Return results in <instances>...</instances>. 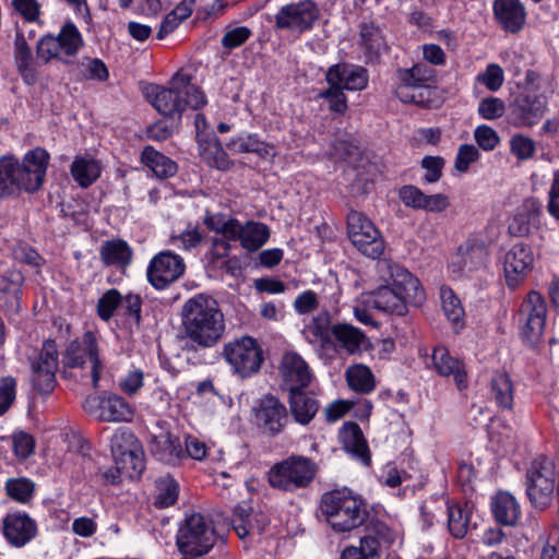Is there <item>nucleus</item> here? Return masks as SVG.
I'll return each instance as SVG.
<instances>
[{
  "mask_svg": "<svg viewBox=\"0 0 559 559\" xmlns=\"http://www.w3.org/2000/svg\"><path fill=\"white\" fill-rule=\"evenodd\" d=\"M380 286L366 296V301L385 314L404 317L408 307H420L426 293L419 280L407 269L391 260L377 262Z\"/></svg>",
  "mask_w": 559,
  "mask_h": 559,
  "instance_id": "1",
  "label": "nucleus"
},
{
  "mask_svg": "<svg viewBox=\"0 0 559 559\" xmlns=\"http://www.w3.org/2000/svg\"><path fill=\"white\" fill-rule=\"evenodd\" d=\"M181 322L186 337L202 348L215 346L226 328L218 301L207 294H198L185 301Z\"/></svg>",
  "mask_w": 559,
  "mask_h": 559,
  "instance_id": "2",
  "label": "nucleus"
},
{
  "mask_svg": "<svg viewBox=\"0 0 559 559\" xmlns=\"http://www.w3.org/2000/svg\"><path fill=\"white\" fill-rule=\"evenodd\" d=\"M49 154L36 147L25 154L20 163L14 156L0 158V198H8L24 190L37 191L44 183Z\"/></svg>",
  "mask_w": 559,
  "mask_h": 559,
  "instance_id": "3",
  "label": "nucleus"
},
{
  "mask_svg": "<svg viewBox=\"0 0 559 559\" xmlns=\"http://www.w3.org/2000/svg\"><path fill=\"white\" fill-rule=\"evenodd\" d=\"M147 93L154 108L169 118H181L182 112L190 108L198 110L206 104L204 93L191 83L189 75L176 73L168 88L152 85Z\"/></svg>",
  "mask_w": 559,
  "mask_h": 559,
  "instance_id": "4",
  "label": "nucleus"
},
{
  "mask_svg": "<svg viewBox=\"0 0 559 559\" xmlns=\"http://www.w3.org/2000/svg\"><path fill=\"white\" fill-rule=\"evenodd\" d=\"M320 510L334 532H349L367 519L364 501L347 488L335 489L323 493Z\"/></svg>",
  "mask_w": 559,
  "mask_h": 559,
  "instance_id": "5",
  "label": "nucleus"
},
{
  "mask_svg": "<svg viewBox=\"0 0 559 559\" xmlns=\"http://www.w3.org/2000/svg\"><path fill=\"white\" fill-rule=\"evenodd\" d=\"M559 473L552 459L538 455L525 476L526 496L534 509L546 510L554 500Z\"/></svg>",
  "mask_w": 559,
  "mask_h": 559,
  "instance_id": "6",
  "label": "nucleus"
},
{
  "mask_svg": "<svg viewBox=\"0 0 559 559\" xmlns=\"http://www.w3.org/2000/svg\"><path fill=\"white\" fill-rule=\"evenodd\" d=\"M217 542L213 522L200 513L186 518L180 526L176 545L183 556L202 557L210 552Z\"/></svg>",
  "mask_w": 559,
  "mask_h": 559,
  "instance_id": "7",
  "label": "nucleus"
},
{
  "mask_svg": "<svg viewBox=\"0 0 559 559\" xmlns=\"http://www.w3.org/2000/svg\"><path fill=\"white\" fill-rule=\"evenodd\" d=\"M223 356L234 373L241 378H249L258 373L263 362V350L258 342L250 336H242L226 343Z\"/></svg>",
  "mask_w": 559,
  "mask_h": 559,
  "instance_id": "8",
  "label": "nucleus"
},
{
  "mask_svg": "<svg viewBox=\"0 0 559 559\" xmlns=\"http://www.w3.org/2000/svg\"><path fill=\"white\" fill-rule=\"evenodd\" d=\"M64 365L70 368L90 367L94 389L98 388L104 364L99 357L98 344L93 332L86 331L81 338L72 341L64 354Z\"/></svg>",
  "mask_w": 559,
  "mask_h": 559,
  "instance_id": "9",
  "label": "nucleus"
},
{
  "mask_svg": "<svg viewBox=\"0 0 559 559\" xmlns=\"http://www.w3.org/2000/svg\"><path fill=\"white\" fill-rule=\"evenodd\" d=\"M347 233L352 243L364 255L377 259L384 252V239L365 214L350 211L347 215Z\"/></svg>",
  "mask_w": 559,
  "mask_h": 559,
  "instance_id": "10",
  "label": "nucleus"
},
{
  "mask_svg": "<svg viewBox=\"0 0 559 559\" xmlns=\"http://www.w3.org/2000/svg\"><path fill=\"white\" fill-rule=\"evenodd\" d=\"M489 250L479 235L468 236L452 254L448 267L455 276H463L487 266Z\"/></svg>",
  "mask_w": 559,
  "mask_h": 559,
  "instance_id": "11",
  "label": "nucleus"
},
{
  "mask_svg": "<svg viewBox=\"0 0 559 559\" xmlns=\"http://www.w3.org/2000/svg\"><path fill=\"white\" fill-rule=\"evenodd\" d=\"M536 254L533 247L525 242L512 245L502 260L503 274L510 289L520 287L533 271Z\"/></svg>",
  "mask_w": 559,
  "mask_h": 559,
  "instance_id": "12",
  "label": "nucleus"
},
{
  "mask_svg": "<svg viewBox=\"0 0 559 559\" xmlns=\"http://www.w3.org/2000/svg\"><path fill=\"white\" fill-rule=\"evenodd\" d=\"M110 449L117 471L129 474H140L143 469V461L141 459V445L129 429L119 428L115 431L110 439Z\"/></svg>",
  "mask_w": 559,
  "mask_h": 559,
  "instance_id": "13",
  "label": "nucleus"
},
{
  "mask_svg": "<svg viewBox=\"0 0 559 559\" xmlns=\"http://www.w3.org/2000/svg\"><path fill=\"white\" fill-rule=\"evenodd\" d=\"M520 317L523 322V336L530 342L538 341L544 332L547 317V305L542 294L536 290L527 294L522 302Z\"/></svg>",
  "mask_w": 559,
  "mask_h": 559,
  "instance_id": "14",
  "label": "nucleus"
},
{
  "mask_svg": "<svg viewBox=\"0 0 559 559\" xmlns=\"http://www.w3.org/2000/svg\"><path fill=\"white\" fill-rule=\"evenodd\" d=\"M165 421H158L152 432L148 450L159 462L167 465H177L185 460L183 447L178 436L165 428Z\"/></svg>",
  "mask_w": 559,
  "mask_h": 559,
  "instance_id": "15",
  "label": "nucleus"
},
{
  "mask_svg": "<svg viewBox=\"0 0 559 559\" xmlns=\"http://www.w3.org/2000/svg\"><path fill=\"white\" fill-rule=\"evenodd\" d=\"M546 97L542 94L526 92L519 96L510 111V123L516 128H532L545 115Z\"/></svg>",
  "mask_w": 559,
  "mask_h": 559,
  "instance_id": "16",
  "label": "nucleus"
},
{
  "mask_svg": "<svg viewBox=\"0 0 559 559\" xmlns=\"http://www.w3.org/2000/svg\"><path fill=\"white\" fill-rule=\"evenodd\" d=\"M185 272L181 257L170 251L155 255L147 267V280L157 289H164Z\"/></svg>",
  "mask_w": 559,
  "mask_h": 559,
  "instance_id": "17",
  "label": "nucleus"
},
{
  "mask_svg": "<svg viewBox=\"0 0 559 559\" xmlns=\"http://www.w3.org/2000/svg\"><path fill=\"white\" fill-rule=\"evenodd\" d=\"M426 365L441 377H452L460 391L467 388L468 380L465 364L457 357L452 356L447 347L436 346L426 360Z\"/></svg>",
  "mask_w": 559,
  "mask_h": 559,
  "instance_id": "18",
  "label": "nucleus"
},
{
  "mask_svg": "<svg viewBox=\"0 0 559 559\" xmlns=\"http://www.w3.org/2000/svg\"><path fill=\"white\" fill-rule=\"evenodd\" d=\"M314 376L306 360L294 350L282 356V384L287 391L308 389Z\"/></svg>",
  "mask_w": 559,
  "mask_h": 559,
  "instance_id": "19",
  "label": "nucleus"
},
{
  "mask_svg": "<svg viewBox=\"0 0 559 559\" xmlns=\"http://www.w3.org/2000/svg\"><path fill=\"white\" fill-rule=\"evenodd\" d=\"M2 534L10 545L21 548L36 537L37 523L26 512H10L2 520Z\"/></svg>",
  "mask_w": 559,
  "mask_h": 559,
  "instance_id": "20",
  "label": "nucleus"
},
{
  "mask_svg": "<svg viewBox=\"0 0 559 559\" xmlns=\"http://www.w3.org/2000/svg\"><path fill=\"white\" fill-rule=\"evenodd\" d=\"M317 473V465L305 456H290L282 462V489L294 490L307 487Z\"/></svg>",
  "mask_w": 559,
  "mask_h": 559,
  "instance_id": "21",
  "label": "nucleus"
},
{
  "mask_svg": "<svg viewBox=\"0 0 559 559\" xmlns=\"http://www.w3.org/2000/svg\"><path fill=\"white\" fill-rule=\"evenodd\" d=\"M399 78L401 83L396 88V96L404 103H417L415 91L430 85L433 80V70L418 63L411 69L400 71Z\"/></svg>",
  "mask_w": 559,
  "mask_h": 559,
  "instance_id": "22",
  "label": "nucleus"
},
{
  "mask_svg": "<svg viewBox=\"0 0 559 559\" xmlns=\"http://www.w3.org/2000/svg\"><path fill=\"white\" fill-rule=\"evenodd\" d=\"M328 84L341 87L343 91H361L367 87L368 72L365 68L354 64H334L325 75Z\"/></svg>",
  "mask_w": 559,
  "mask_h": 559,
  "instance_id": "23",
  "label": "nucleus"
},
{
  "mask_svg": "<svg viewBox=\"0 0 559 559\" xmlns=\"http://www.w3.org/2000/svg\"><path fill=\"white\" fill-rule=\"evenodd\" d=\"M319 10L312 1H302L282 8V29L287 28L294 33L309 29L318 19Z\"/></svg>",
  "mask_w": 559,
  "mask_h": 559,
  "instance_id": "24",
  "label": "nucleus"
},
{
  "mask_svg": "<svg viewBox=\"0 0 559 559\" xmlns=\"http://www.w3.org/2000/svg\"><path fill=\"white\" fill-rule=\"evenodd\" d=\"M269 518L263 512L253 513L252 508L247 504H237L233 511V528L240 539L251 534H262L269 525Z\"/></svg>",
  "mask_w": 559,
  "mask_h": 559,
  "instance_id": "25",
  "label": "nucleus"
},
{
  "mask_svg": "<svg viewBox=\"0 0 559 559\" xmlns=\"http://www.w3.org/2000/svg\"><path fill=\"white\" fill-rule=\"evenodd\" d=\"M228 239L239 240L242 248L248 251H257L269 239L267 227L262 223L248 222L242 225L237 219L227 229Z\"/></svg>",
  "mask_w": 559,
  "mask_h": 559,
  "instance_id": "26",
  "label": "nucleus"
},
{
  "mask_svg": "<svg viewBox=\"0 0 559 559\" xmlns=\"http://www.w3.org/2000/svg\"><path fill=\"white\" fill-rule=\"evenodd\" d=\"M331 334L334 337L336 346L348 355L360 354L370 345L366 334L358 328L348 323H337L333 325Z\"/></svg>",
  "mask_w": 559,
  "mask_h": 559,
  "instance_id": "27",
  "label": "nucleus"
},
{
  "mask_svg": "<svg viewBox=\"0 0 559 559\" xmlns=\"http://www.w3.org/2000/svg\"><path fill=\"white\" fill-rule=\"evenodd\" d=\"M254 421L263 433L275 436L280 431V400L265 394L253 408Z\"/></svg>",
  "mask_w": 559,
  "mask_h": 559,
  "instance_id": "28",
  "label": "nucleus"
},
{
  "mask_svg": "<svg viewBox=\"0 0 559 559\" xmlns=\"http://www.w3.org/2000/svg\"><path fill=\"white\" fill-rule=\"evenodd\" d=\"M493 13L503 29L520 32L526 21V12L520 0H495Z\"/></svg>",
  "mask_w": 559,
  "mask_h": 559,
  "instance_id": "29",
  "label": "nucleus"
},
{
  "mask_svg": "<svg viewBox=\"0 0 559 559\" xmlns=\"http://www.w3.org/2000/svg\"><path fill=\"white\" fill-rule=\"evenodd\" d=\"M540 213L542 203L537 199L524 200L509 221L508 230L510 235L515 237L526 236L531 226L538 221Z\"/></svg>",
  "mask_w": 559,
  "mask_h": 559,
  "instance_id": "30",
  "label": "nucleus"
},
{
  "mask_svg": "<svg viewBox=\"0 0 559 559\" xmlns=\"http://www.w3.org/2000/svg\"><path fill=\"white\" fill-rule=\"evenodd\" d=\"M340 440L344 450L362 464L370 463L367 442L360 427L356 423H345L340 429Z\"/></svg>",
  "mask_w": 559,
  "mask_h": 559,
  "instance_id": "31",
  "label": "nucleus"
},
{
  "mask_svg": "<svg viewBox=\"0 0 559 559\" xmlns=\"http://www.w3.org/2000/svg\"><path fill=\"white\" fill-rule=\"evenodd\" d=\"M306 390L288 391L289 413L294 420L302 426L308 425L320 408L319 401L309 395Z\"/></svg>",
  "mask_w": 559,
  "mask_h": 559,
  "instance_id": "32",
  "label": "nucleus"
},
{
  "mask_svg": "<svg viewBox=\"0 0 559 559\" xmlns=\"http://www.w3.org/2000/svg\"><path fill=\"white\" fill-rule=\"evenodd\" d=\"M491 511L496 521L506 526H514L522 514L519 501L509 491H499L492 497Z\"/></svg>",
  "mask_w": 559,
  "mask_h": 559,
  "instance_id": "33",
  "label": "nucleus"
},
{
  "mask_svg": "<svg viewBox=\"0 0 559 559\" xmlns=\"http://www.w3.org/2000/svg\"><path fill=\"white\" fill-rule=\"evenodd\" d=\"M14 62L19 73L27 84L36 82L37 74L33 52L21 31H16L15 34Z\"/></svg>",
  "mask_w": 559,
  "mask_h": 559,
  "instance_id": "34",
  "label": "nucleus"
},
{
  "mask_svg": "<svg viewBox=\"0 0 559 559\" xmlns=\"http://www.w3.org/2000/svg\"><path fill=\"white\" fill-rule=\"evenodd\" d=\"M345 380L348 388L358 394H370L377 388L376 376L364 364H353L345 371Z\"/></svg>",
  "mask_w": 559,
  "mask_h": 559,
  "instance_id": "35",
  "label": "nucleus"
},
{
  "mask_svg": "<svg viewBox=\"0 0 559 559\" xmlns=\"http://www.w3.org/2000/svg\"><path fill=\"white\" fill-rule=\"evenodd\" d=\"M99 254L104 264L117 269L126 267L132 260L130 246L121 239L105 241L100 247Z\"/></svg>",
  "mask_w": 559,
  "mask_h": 559,
  "instance_id": "36",
  "label": "nucleus"
},
{
  "mask_svg": "<svg viewBox=\"0 0 559 559\" xmlns=\"http://www.w3.org/2000/svg\"><path fill=\"white\" fill-rule=\"evenodd\" d=\"M141 162L159 179L175 176L178 169L177 164L173 159L150 145L143 148Z\"/></svg>",
  "mask_w": 559,
  "mask_h": 559,
  "instance_id": "37",
  "label": "nucleus"
},
{
  "mask_svg": "<svg viewBox=\"0 0 559 559\" xmlns=\"http://www.w3.org/2000/svg\"><path fill=\"white\" fill-rule=\"evenodd\" d=\"M489 394L497 407L507 411L512 409L514 386L510 376L504 372L496 373L490 381Z\"/></svg>",
  "mask_w": 559,
  "mask_h": 559,
  "instance_id": "38",
  "label": "nucleus"
},
{
  "mask_svg": "<svg viewBox=\"0 0 559 559\" xmlns=\"http://www.w3.org/2000/svg\"><path fill=\"white\" fill-rule=\"evenodd\" d=\"M441 307L448 321L455 332L461 331L465 325V311L461 300L449 286L440 287Z\"/></svg>",
  "mask_w": 559,
  "mask_h": 559,
  "instance_id": "39",
  "label": "nucleus"
},
{
  "mask_svg": "<svg viewBox=\"0 0 559 559\" xmlns=\"http://www.w3.org/2000/svg\"><path fill=\"white\" fill-rule=\"evenodd\" d=\"M226 146L234 153H255L263 158L274 157L276 155L275 146L264 143L250 134L233 139Z\"/></svg>",
  "mask_w": 559,
  "mask_h": 559,
  "instance_id": "40",
  "label": "nucleus"
},
{
  "mask_svg": "<svg viewBox=\"0 0 559 559\" xmlns=\"http://www.w3.org/2000/svg\"><path fill=\"white\" fill-rule=\"evenodd\" d=\"M360 40L368 61L378 58L388 48L381 29L372 23L361 25Z\"/></svg>",
  "mask_w": 559,
  "mask_h": 559,
  "instance_id": "41",
  "label": "nucleus"
},
{
  "mask_svg": "<svg viewBox=\"0 0 559 559\" xmlns=\"http://www.w3.org/2000/svg\"><path fill=\"white\" fill-rule=\"evenodd\" d=\"M4 492L11 500L29 506L35 497L36 484L26 477H11L4 483Z\"/></svg>",
  "mask_w": 559,
  "mask_h": 559,
  "instance_id": "42",
  "label": "nucleus"
},
{
  "mask_svg": "<svg viewBox=\"0 0 559 559\" xmlns=\"http://www.w3.org/2000/svg\"><path fill=\"white\" fill-rule=\"evenodd\" d=\"M73 179L83 188L90 187L100 176V165L92 157H76L70 168Z\"/></svg>",
  "mask_w": 559,
  "mask_h": 559,
  "instance_id": "43",
  "label": "nucleus"
},
{
  "mask_svg": "<svg viewBox=\"0 0 559 559\" xmlns=\"http://www.w3.org/2000/svg\"><path fill=\"white\" fill-rule=\"evenodd\" d=\"M102 412L99 413L100 421H126L132 416L130 405L116 394L104 396Z\"/></svg>",
  "mask_w": 559,
  "mask_h": 559,
  "instance_id": "44",
  "label": "nucleus"
},
{
  "mask_svg": "<svg viewBox=\"0 0 559 559\" xmlns=\"http://www.w3.org/2000/svg\"><path fill=\"white\" fill-rule=\"evenodd\" d=\"M179 495V484L169 474L159 476L155 480L154 504L164 509L176 503Z\"/></svg>",
  "mask_w": 559,
  "mask_h": 559,
  "instance_id": "45",
  "label": "nucleus"
},
{
  "mask_svg": "<svg viewBox=\"0 0 559 559\" xmlns=\"http://www.w3.org/2000/svg\"><path fill=\"white\" fill-rule=\"evenodd\" d=\"M199 150L205 163L219 170H228L233 162L216 139L206 142H199Z\"/></svg>",
  "mask_w": 559,
  "mask_h": 559,
  "instance_id": "46",
  "label": "nucleus"
},
{
  "mask_svg": "<svg viewBox=\"0 0 559 559\" xmlns=\"http://www.w3.org/2000/svg\"><path fill=\"white\" fill-rule=\"evenodd\" d=\"M448 528L455 538H463L468 531L471 508L468 504H448Z\"/></svg>",
  "mask_w": 559,
  "mask_h": 559,
  "instance_id": "47",
  "label": "nucleus"
},
{
  "mask_svg": "<svg viewBox=\"0 0 559 559\" xmlns=\"http://www.w3.org/2000/svg\"><path fill=\"white\" fill-rule=\"evenodd\" d=\"M331 319L328 312H321L305 328L304 334L309 343H326L331 334Z\"/></svg>",
  "mask_w": 559,
  "mask_h": 559,
  "instance_id": "48",
  "label": "nucleus"
},
{
  "mask_svg": "<svg viewBox=\"0 0 559 559\" xmlns=\"http://www.w3.org/2000/svg\"><path fill=\"white\" fill-rule=\"evenodd\" d=\"M60 43V48L66 56H75L83 46V39L78 27L72 22H67L55 36Z\"/></svg>",
  "mask_w": 559,
  "mask_h": 559,
  "instance_id": "49",
  "label": "nucleus"
},
{
  "mask_svg": "<svg viewBox=\"0 0 559 559\" xmlns=\"http://www.w3.org/2000/svg\"><path fill=\"white\" fill-rule=\"evenodd\" d=\"M510 152L519 162H525L535 155L536 143L532 138L516 133L510 139Z\"/></svg>",
  "mask_w": 559,
  "mask_h": 559,
  "instance_id": "50",
  "label": "nucleus"
},
{
  "mask_svg": "<svg viewBox=\"0 0 559 559\" xmlns=\"http://www.w3.org/2000/svg\"><path fill=\"white\" fill-rule=\"evenodd\" d=\"M16 379L12 376L0 378V416L5 414L16 399Z\"/></svg>",
  "mask_w": 559,
  "mask_h": 559,
  "instance_id": "51",
  "label": "nucleus"
},
{
  "mask_svg": "<svg viewBox=\"0 0 559 559\" xmlns=\"http://www.w3.org/2000/svg\"><path fill=\"white\" fill-rule=\"evenodd\" d=\"M120 304L121 294L117 289L111 288L99 298L97 302V313L103 320L107 321L112 317Z\"/></svg>",
  "mask_w": 559,
  "mask_h": 559,
  "instance_id": "52",
  "label": "nucleus"
},
{
  "mask_svg": "<svg viewBox=\"0 0 559 559\" xmlns=\"http://www.w3.org/2000/svg\"><path fill=\"white\" fill-rule=\"evenodd\" d=\"M474 140L478 147L485 152L493 151L500 143V138L496 130L487 124H480L474 130Z\"/></svg>",
  "mask_w": 559,
  "mask_h": 559,
  "instance_id": "53",
  "label": "nucleus"
},
{
  "mask_svg": "<svg viewBox=\"0 0 559 559\" xmlns=\"http://www.w3.org/2000/svg\"><path fill=\"white\" fill-rule=\"evenodd\" d=\"M476 80L484 84L488 90L496 92L498 91L504 81V74L502 68L497 63H490L486 70L479 73Z\"/></svg>",
  "mask_w": 559,
  "mask_h": 559,
  "instance_id": "54",
  "label": "nucleus"
},
{
  "mask_svg": "<svg viewBox=\"0 0 559 559\" xmlns=\"http://www.w3.org/2000/svg\"><path fill=\"white\" fill-rule=\"evenodd\" d=\"M319 96L329 103V108L332 111L337 114H344L346 111L347 97L341 87L329 84V88L322 91Z\"/></svg>",
  "mask_w": 559,
  "mask_h": 559,
  "instance_id": "55",
  "label": "nucleus"
},
{
  "mask_svg": "<svg viewBox=\"0 0 559 559\" xmlns=\"http://www.w3.org/2000/svg\"><path fill=\"white\" fill-rule=\"evenodd\" d=\"M33 368L57 370L58 348L55 341L44 343L38 360L33 362Z\"/></svg>",
  "mask_w": 559,
  "mask_h": 559,
  "instance_id": "56",
  "label": "nucleus"
},
{
  "mask_svg": "<svg viewBox=\"0 0 559 559\" xmlns=\"http://www.w3.org/2000/svg\"><path fill=\"white\" fill-rule=\"evenodd\" d=\"M62 50L60 43L55 36L46 35L41 37L37 44V58L45 63L53 58H60Z\"/></svg>",
  "mask_w": 559,
  "mask_h": 559,
  "instance_id": "57",
  "label": "nucleus"
},
{
  "mask_svg": "<svg viewBox=\"0 0 559 559\" xmlns=\"http://www.w3.org/2000/svg\"><path fill=\"white\" fill-rule=\"evenodd\" d=\"M479 157L480 153L475 145L462 144L457 150L454 167L460 173H466L471 164L477 162Z\"/></svg>",
  "mask_w": 559,
  "mask_h": 559,
  "instance_id": "58",
  "label": "nucleus"
},
{
  "mask_svg": "<svg viewBox=\"0 0 559 559\" xmlns=\"http://www.w3.org/2000/svg\"><path fill=\"white\" fill-rule=\"evenodd\" d=\"M56 371L57 370L33 368L34 388L41 394L50 393L56 385Z\"/></svg>",
  "mask_w": 559,
  "mask_h": 559,
  "instance_id": "59",
  "label": "nucleus"
},
{
  "mask_svg": "<svg viewBox=\"0 0 559 559\" xmlns=\"http://www.w3.org/2000/svg\"><path fill=\"white\" fill-rule=\"evenodd\" d=\"M231 239H227L225 237L214 238L212 241V248L207 253V270L214 265H218L217 263L223 260L228 259V253L230 251V241Z\"/></svg>",
  "mask_w": 559,
  "mask_h": 559,
  "instance_id": "60",
  "label": "nucleus"
},
{
  "mask_svg": "<svg viewBox=\"0 0 559 559\" xmlns=\"http://www.w3.org/2000/svg\"><path fill=\"white\" fill-rule=\"evenodd\" d=\"M12 445L17 457L25 460L34 453L35 441L33 437L24 431L14 432Z\"/></svg>",
  "mask_w": 559,
  "mask_h": 559,
  "instance_id": "61",
  "label": "nucleus"
},
{
  "mask_svg": "<svg viewBox=\"0 0 559 559\" xmlns=\"http://www.w3.org/2000/svg\"><path fill=\"white\" fill-rule=\"evenodd\" d=\"M504 103L497 97L483 99L478 105V114L486 120L500 118L504 114Z\"/></svg>",
  "mask_w": 559,
  "mask_h": 559,
  "instance_id": "62",
  "label": "nucleus"
},
{
  "mask_svg": "<svg viewBox=\"0 0 559 559\" xmlns=\"http://www.w3.org/2000/svg\"><path fill=\"white\" fill-rule=\"evenodd\" d=\"M201 239L202 235L198 228H188L179 235L171 236L170 243L178 249L189 250L197 247L201 242Z\"/></svg>",
  "mask_w": 559,
  "mask_h": 559,
  "instance_id": "63",
  "label": "nucleus"
},
{
  "mask_svg": "<svg viewBox=\"0 0 559 559\" xmlns=\"http://www.w3.org/2000/svg\"><path fill=\"white\" fill-rule=\"evenodd\" d=\"M547 212L559 222V168L554 170L548 191Z\"/></svg>",
  "mask_w": 559,
  "mask_h": 559,
  "instance_id": "64",
  "label": "nucleus"
}]
</instances>
